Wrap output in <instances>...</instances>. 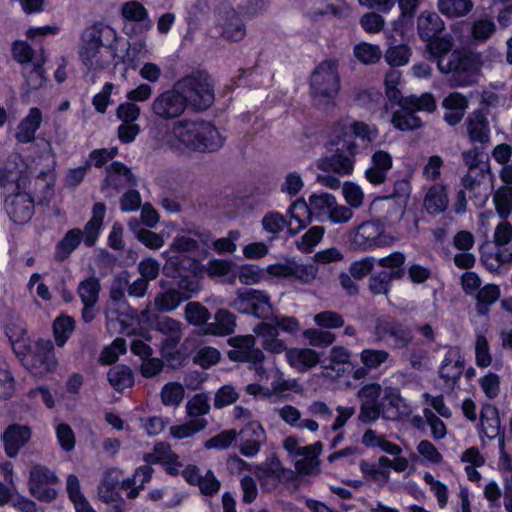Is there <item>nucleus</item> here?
<instances>
[{
	"label": "nucleus",
	"instance_id": "1",
	"mask_svg": "<svg viewBox=\"0 0 512 512\" xmlns=\"http://www.w3.org/2000/svg\"><path fill=\"white\" fill-rule=\"evenodd\" d=\"M152 140L155 148L176 153L214 152L223 147L225 137L210 122L181 119L164 133L153 132Z\"/></svg>",
	"mask_w": 512,
	"mask_h": 512
},
{
	"label": "nucleus",
	"instance_id": "2",
	"mask_svg": "<svg viewBox=\"0 0 512 512\" xmlns=\"http://www.w3.org/2000/svg\"><path fill=\"white\" fill-rule=\"evenodd\" d=\"M77 53L82 65L89 71H102L112 63H125L129 55L127 44L119 39L116 30L97 23L85 28L79 38Z\"/></svg>",
	"mask_w": 512,
	"mask_h": 512
},
{
	"label": "nucleus",
	"instance_id": "3",
	"mask_svg": "<svg viewBox=\"0 0 512 512\" xmlns=\"http://www.w3.org/2000/svg\"><path fill=\"white\" fill-rule=\"evenodd\" d=\"M428 50L437 59L440 72L450 75L452 85L457 87L470 86L478 81L480 61L477 56L453 51L450 37H440L428 40Z\"/></svg>",
	"mask_w": 512,
	"mask_h": 512
},
{
	"label": "nucleus",
	"instance_id": "4",
	"mask_svg": "<svg viewBox=\"0 0 512 512\" xmlns=\"http://www.w3.org/2000/svg\"><path fill=\"white\" fill-rule=\"evenodd\" d=\"M210 247V236L206 233L177 235L169 248L162 253L166 260L164 270L167 274L178 271H190L198 275L202 271L200 260L205 258Z\"/></svg>",
	"mask_w": 512,
	"mask_h": 512
},
{
	"label": "nucleus",
	"instance_id": "5",
	"mask_svg": "<svg viewBox=\"0 0 512 512\" xmlns=\"http://www.w3.org/2000/svg\"><path fill=\"white\" fill-rule=\"evenodd\" d=\"M39 159L47 162L44 168H38L39 163L34 159H24L20 155L8 159L0 169V188L8 194L27 190L31 177H44L47 185H53L54 153L50 145Z\"/></svg>",
	"mask_w": 512,
	"mask_h": 512
},
{
	"label": "nucleus",
	"instance_id": "6",
	"mask_svg": "<svg viewBox=\"0 0 512 512\" xmlns=\"http://www.w3.org/2000/svg\"><path fill=\"white\" fill-rule=\"evenodd\" d=\"M337 199L327 192L312 193L308 201L303 198L295 200L287 210L289 216V232L299 233L311 222L312 215L318 219H326Z\"/></svg>",
	"mask_w": 512,
	"mask_h": 512
},
{
	"label": "nucleus",
	"instance_id": "7",
	"mask_svg": "<svg viewBox=\"0 0 512 512\" xmlns=\"http://www.w3.org/2000/svg\"><path fill=\"white\" fill-rule=\"evenodd\" d=\"M413 412V407L398 391L394 389L387 390L384 401L361 402L359 419L363 422L377 420L380 416L388 420H408Z\"/></svg>",
	"mask_w": 512,
	"mask_h": 512
},
{
	"label": "nucleus",
	"instance_id": "8",
	"mask_svg": "<svg viewBox=\"0 0 512 512\" xmlns=\"http://www.w3.org/2000/svg\"><path fill=\"white\" fill-rule=\"evenodd\" d=\"M348 238L351 245L361 251L390 247L398 242V234L388 232L378 220L364 221L353 227Z\"/></svg>",
	"mask_w": 512,
	"mask_h": 512
},
{
	"label": "nucleus",
	"instance_id": "9",
	"mask_svg": "<svg viewBox=\"0 0 512 512\" xmlns=\"http://www.w3.org/2000/svg\"><path fill=\"white\" fill-rule=\"evenodd\" d=\"M299 322L294 317L276 316L271 322L262 321L254 326L253 333L260 339L262 348L268 353L281 354L286 351V343L279 338V332L295 333Z\"/></svg>",
	"mask_w": 512,
	"mask_h": 512
},
{
	"label": "nucleus",
	"instance_id": "10",
	"mask_svg": "<svg viewBox=\"0 0 512 512\" xmlns=\"http://www.w3.org/2000/svg\"><path fill=\"white\" fill-rule=\"evenodd\" d=\"M378 136V130L374 126L360 121H341L337 123L330 135V142L334 146L342 145L345 152L357 155L358 145L354 141V137L363 141L371 142Z\"/></svg>",
	"mask_w": 512,
	"mask_h": 512
},
{
	"label": "nucleus",
	"instance_id": "11",
	"mask_svg": "<svg viewBox=\"0 0 512 512\" xmlns=\"http://www.w3.org/2000/svg\"><path fill=\"white\" fill-rule=\"evenodd\" d=\"M311 89L318 104L329 102L340 89L338 64L335 60H325L314 70L311 76Z\"/></svg>",
	"mask_w": 512,
	"mask_h": 512
},
{
	"label": "nucleus",
	"instance_id": "12",
	"mask_svg": "<svg viewBox=\"0 0 512 512\" xmlns=\"http://www.w3.org/2000/svg\"><path fill=\"white\" fill-rule=\"evenodd\" d=\"M180 92L187 99V107L204 110L214 102V92L210 80L205 76H187L176 82Z\"/></svg>",
	"mask_w": 512,
	"mask_h": 512
},
{
	"label": "nucleus",
	"instance_id": "13",
	"mask_svg": "<svg viewBox=\"0 0 512 512\" xmlns=\"http://www.w3.org/2000/svg\"><path fill=\"white\" fill-rule=\"evenodd\" d=\"M187 110V99L175 83L170 89L155 96L150 105L152 114L165 121L180 118Z\"/></svg>",
	"mask_w": 512,
	"mask_h": 512
},
{
	"label": "nucleus",
	"instance_id": "14",
	"mask_svg": "<svg viewBox=\"0 0 512 512\" xmlns=\"http://www.w3.org/2000/svg\"><path fill=\"white\" fill-rule=\"evenodd\" d=\"M230 307L241 314H251L257 318L267 317L272 310L269 295L252 288L237 290Z\"/></svg>",
	"mask_w": 512,
	"mask_h": 512
},
{
	"label": "nucleus",
	"instance_id": "15",
	"mask_svg": "<svg viewBox=\"0 0 512 512\" xmlns=\"http://www.w3.org/2000/svg\"><path fill=\"white\" fill-rule=\"evenodd\" d=\"M322 376L330 380H338L352 373L354 366L351 352L343 346H334L328 357L321 362Z\"/></svg>",
	"mask_w": 512,
	"mask_h": 512
},
{
	"label": "nucleus",
	"instance_id": "16",
	"mask_svg": "<svg viewBox=\"0 0 512 512\" xmlns=\"http://www.w3.org/2000/svg\"><path fill=\"white\" fill-rule=\"evenodd\" d=\"M122 472L116 468L106 470L98 484V497L107 504H115L112 512H124V501L120 494Z\"/></svg>",
	"mask_w": 512,
	"mask_h": 512
},
{
	"label": "nucleus",
	"instance_id": "17",
	"mask_svg": "<svg viewBox=\"0 0 512 512\" xmlns=\"http://www.w3.org/2000/svg\"><path fill=\"white\" fill-rule=\"evenodd\" d=\"M240 436L239 451L245 457L256 456L267 442V434L259 421H248L237 432Z\"/></svg>",
	"mask_w": 512,
	"mask_h": 512
},
{
	"label": "nucleus",
	"instance_id": "18",
	"mask_svg": "<svg viewBox=\"0 0 512 512\" xmlns=\"http://www.w3.org/2000/svg\"><path fill=\"white\" fill-rule=\"evenodd\" d=\"M4 208L9 218L16 224L28 222L34 213V201L27 190L10 193L6 196Z\"/></svg>",
	"mask_w": 512,
	"mask_h": 512
},
{
	"label": "nucleus",
	"instance_id": "19",
	"mask_svg": "<svg viewBox=\"0 0 512 512\" xmlns=\"http://www.w3.org/2000/svg\"><path fill=\"white\" fill-rule=\"evenodd\" d=\"M255 336V334H249L230 338L228 343L233 349L228 352L229 359L248 363L251 361H264L265 355L261 349L256 347Z\"/></svg>",
	"mask_w": 512,
	"mask_h": 512
},
{
	"label": "nucleus",
	"instance_id": "20",
	"mask_svg": "<svg viewBox=\"0 0 512 512\" xmlns=\"http://www.w3.org/2000/svg\"><path fill=\"white\" fill-rule=\"evenodd\" d=\"M375 332L379 340L390 339L396 347H405L412 340L411 331L390 319L378 320Z\"/></svg>",
	"mask_w": 512,
	"mask_h": 512
},
{
	"label": "nucleus",
	"instance_id": "21",
	"mask_svg": "<svg viewBox=\"0 0 512 512\" xmlns=\"http://www.w3.org/2000/svg\"><path fill=\"white\" fill-rule=\"evenodd\" d=\"M464 358L458 347H449L439 367L440 378L452 387L462 375Z\"/></svg>",
	"mask_w": 512,
	"mask_h": 512
},
{
	"label": "nucleus",
	"instance_id": "22",
	"mask_svg": "<svg viewBox=\"0 0 512 512\" xmlns=\"http://www.w3.org/2000/svg\"><path fill=\"white\" fill-rule=\"evenodd\" d=\"M392 165L393 159L389 152L376 150L371 155L369 167L365 170V178L373 185H380L385 182Z\"/></svg>",
	"mask_w": 512,
	"mask_h": 512
},
{
	"label": "nucleus",
	"instance_id": "23",
	"mask_svg": "<svg viewBox=\"0 0 512 512\" xmlns=\"http://www.w3.org/2000/svg\"><path fill=\"white\" fill-rule=\"evenodd\" d=\"M143 460L150 464L163 465L172 475L179 473L183 466L179 462L178 456L171 450L170 445L164 442L156 443L152 452L144 454Z\"/></svg>",
	"mask_w": 512,
	"mask_h": 512
},
{
	"label": "nucleus",
	"instance_id": "24",
	"mask_svg": "<svg viewBox=\"0 0 512 512\" xmlns=\"http://www.w3.org/2000/svg\"><path fill=\"white\" fill-rule=\"evenodd\" d=\"M31 438V429L26 425L11 424L1 435L8 457H15Z\"/></svg>",
	"mask_w": 512,
	"mask_h": 512
},
{
	"label": "nucleus",
	"instance_id": "25",
	"mask_svg": "<svg viewBox=\"0 0 512 512\" xmlns=\"http://www.w3.org/2000/svg\"><path fill=\"white\" fill-rule=\"evenodd\" d=\"M338 147L340 152L321 159L318 163V168L327 173L334 172L340 176H349L354 171L356 155L349 153L345 155L342 145H338Z\"/></svg>",
	"mask_w": 512,
	"mask_h": 512
},
{
	"label": "nucleus",
	"instance_id": "26",
	"mask_svg": "<svg viewBox=\"0 0 512 512\" xmlns=\"http://www.w3.org/2000/svg\"><path fill=\"white\" fill-rule=\"evenodd\" d=\"M380 202L386 213L381 219H378V221L388 232H396L399 241L403 236L400 223L405 214V206L393 198H383Z\"/></svg>",
	"mask_w": 512,
	"mask_h": 512
},
{
	"label": "nucleus",
	"instance_id": "27",
	"mask_svg": "<svg viewBox=\"0 0 512 512\" xmlns=\"http://www.w3.org/2000/svg\"><path fill=\"white\" fill-rule=\"evenodd\" d=\"M43 115L39 108L31 107L17 125L15 138L21 144L31 143L41 127Z\"/></svg>",
	"mask_w": 512,
	"mask_h": 512
},
{
	"label": "nucleus",
	"instance_id": "28",
	"mask_svg": "<svg viewBox=\"0 0 512 512\" xmlns=\"http://www.w3.org/2000/svg\"><path fill=\"white\" fill-rule=\"evenodd\" d=\"M218 25L222 35L233 41H239L245 36V28L236 11L232 8H225L218 12Z\"/></svg>",
	"mask_w": 512,
	"mask_h": 512
},
{
	"label": "nucleus",
	"instance_id": "29",
	"mask_svg": "<svg viewBox=\"0 0 512 512\" xmlns=\"http://www.w3.org/2000/svg\"><path fill=\"white\" fill-rule=\"evenodd\" d=\"M285 358L288 364L298 372L304 373L320 363V355L311 348H286Z\"/></svg>",
	"mask_w": 512,
	"mask_h": 512
},
{
	"label": "nucleus",
	"instance_id": "30",
	"mask_svg": "<svg viewBox=\"0 0 512 512\" xmlns=\"http://www.w3.org/2000/svg\"><path fill=\"white\" fill-rule=\"evenodd\" d=\"M120 13L125 22L136 23L139 32L146 33L152 28L148 10L136 0H130L121 5Z\"/></svg>",
	"mask_w": 512,
	"mask_h": 512
},
{
	"label": "nucleus",
	"instance_id": "31",
	"mask_svg": "<svg viewBox=\"0 0 512 512\" xmlns=\"http://www.w3.org/2000/svg\"><path fill=\"white\" fill-rule=\"evenodd\" d=\"M40 353L33 357L31 372L41 376L56 369L58 361L53 352V343L50 340H40L37 343Z\"/></svg>",
	"mask_w": 512,
	"mask_h": 512
},
{
	"label": "nucleus",
	"instance_id": "32",
	"mask_svg": "<svg viewBox=\"0 0 512 512\" xmlns=\"http://www.w3.org/2000/svg\"><path fill=\"white\" fill-rule=\"evenodd\" d=\"M442 106L446 110L444 120L449 125L455 126L465 115L468 99L459 92H453L443 99Z\"/></svg>",
	"mask_w": 512,
	"mask_h": 512
},
{
	"label": "nucleus",
	"instance_id": "33",
	"mask_svg": "<svg viewBox=\"0 0 512 512\" xmlns=\"http://www.w3.org/2000/svg\"><path fill=\"white\" fill-rule=\"evenodd\" d=\"M481 433L489 438H499L500 447L504 446V436L500 433V420L495 406L486 404L480 414Z\"/></svg>",
	"mask_w": 512,
	"mask_h": 512
},
{
	"label": "nucleus",
	"instance_id": "34",
	"mask_svg": "<svg viewBox=\"0 0 512 512\" xmlns=\"http://www.w3.org/2000/svg\"><path fill=\"white\" fill-rule=\"evenodd\" d=\"M467 133L472 142L485 143L489 140L490 128L485 115L480 111H473L466 119Z\"/></svg>",
	"mask_w": 512,
	"mask_h": 512
},
{
	"label": "nucleus",
	"instance_id": "35",
	"mask_svg": "<svg viewBox=\"0 0 512 512\" xmlns=\"http://www.w3.org/2000/svg\"><path fill=\"white\" fill-rule=\"evenodd\" d=\"M449 198L446 187L436 183L429 187L424 197V207L429 214H439L448 207Z\"/></svg>",
	"mask_w": 512,
	"mask_h": 512
},
{
	"label": "nucleus",
	"instance_id": "36",
	"mask_svg": "<svg viewBox=\"0 0 512 512\" xmlns=\"http://www.w3.org/2000/svg\"><path fill=\"white\" fill-rule=\"evenodd\" d=\"M105 184L115 189L136 184V180L130 169L121 162H114L107 170Z\"/></svg>",
	"mask_w": 512,
	"mask_h": 512
},
{
	"label": "nucleus",
	"instance_id": "37",
	"mask_svg": "<svg viewBox=\"0 0 512 512\" xmlns=\"http://www.w3.org/2000/svg\"><path fill=\"white\" fill-rule=\"evenodd\" d=\"M485 175L476 170L469 171L467 175L462 178L463 190L473 192L476 198V205L483 206L488 199V191L485 183L483 182Z\"/></svg>",
	"mask_w": 512,
	"mask_h": 512
},
{
	"label": "nucleus",
	"instance_id": "38",
	"mask_svg": "<svg viewBox=\"0 0 512 512\" xmlns=\"http://www.w3.org/2000/svg\"><path fill=\"white\" fill-rule=\"evenodd\" d=\"M235 327L234 314L226 309H220L214 316V322L206 326L205 333L219 336L230 335L234 332Z\"/></svg>",
	"mask_w": 512,
	"mask_h": 512
},
{
	"label": "nucleus",
	"instance_id": "39",
	"mask_svg": "<svg viewBox=\"0 0 512 512\" xmlns=\"http://www.w3.org/2000/svg\"><path fill=\"white\" fill-rule=\"evenodd\" d=\"M106 213L105 205L96 203L93 206L92 217L85 225L82 235L87 246H93L98 238L102 222Z\"/></svg>",
	"mask_w": 512,
	"mask_h": 512
},
{
	"label": "nucleus",
	"instance_id": "40",
	"mask_svg": "<svg viewBox=\"0 0 512 512\" xmlns=\"http://www.w3.org/2000/svg\"><path fill=\"white\" fill-rule=\"evenodd\" d=\"M444 28L440 16L434 12H422L418 17V32L423 40L432 39Z\"/></svg>",
	"mask_w": 512,
	"mask_h": 512
},
{
	"label": "nucleus",
	"instance_id": "41",
	"mask_svg": "<svg viewBox=\"0 0 512 512\" xmlns=\"http://www.w3.org/2000/svg\"><path fill=\"white\" fill-rule=\"evenodd\" d=\"M190 298L189 294H182L177 289H167L155 296L154 303L158 310L171 312L175 310L184 300Z\"/></svg>",
	"mask_w": 512,
	"mask_h": 512
},
{
	"label": "nucleus",
	"instance_id": "42",
	"mask_svg": "<svg viewBox=\"0 0 512 512\" xmlns=\"http://www.w3.org/2000/svg\"><path fill=\"white\" fill-rule=\"evenodd\" d=\"M321 444L319 442L312 445L303 446L296 460V469L302 473H311L318 465L317 457L321 452Z\"/></svg>",
	"mask_w": 512,
	"mask_h": 512
},
{
	"label": "nucleus",
	"instance_id": "43",
	"mask_svg": "<svg viewBox=\"0 0 512 512\" xmlns=\"http://www.w3.org/2000/svg\"><path fill=\"white\" fill-rule=\"evenodd\" d=\"M439 11L449 17L458 18L466 16L474 7L472 0H438Z\"/></svg>",
	"mask_w": 512,
	"mask_h": 512
},
{
	"label": "nucleus",
	"instance_id": "44",
	"mask_svg": "<svg viewBox=\"0 0 512 512\" xmlns=\"http://www.w3.org/2000/svg\"><path fill=\"white\" fill-rule=\"evenodd\" d=\"M400 107L409 109L414 113L423 111L431 113L436 109V101L431 93H423L420 96L411 95L400 101Z\"/></svg>",
	"mask_w": 512,
	"mask_h": 512
},
{
	"label": "nucleus",
	"instance_id": "45",
	"mask_svg": "<svg viewBox=\"0 0 512 512\" xmlns=\"http://www.w3.org/2000/svg\"><path fill=\"white\" fill-rule=\"evenodd\" d=\"M128 225L135 233L136 238L147 248L158 250L164 246L165 239L162 234L155 233L145 228H140L136 220L129 221Z\"/></svg>",
	"mask_w": 512,
	"mask_h": 512
},
{
	"label": "nucleus",
	"instance_id": "46",
	"mask_svg": "<svg viewBox=\"0 0 512 512\" xmlns=\"http://www.w3.org/2000/svg\"><path fill=\"white\" fill-rule=\"evenodd\" d=\"M107 377L111 386L117 391L130 388L134 384L132 371L124 365H117L112 367L108 371Z\"/></svg>",
	"mask_w": 512,
	"mask_h": 512
},
{
	"label": "nucleus",
	"instance_id": "47",
	"mask_svg": "<svg viewBox=\"0 0 512 512\" xmlns=\"http://www.w3.org/2000/svg\"><path fill=\"white\" fill-rule=\"evenodd\" d=\"M83 238L82 231L79 229L69 230L63 239L57 244L55 249V258L64 260L78 247Z\"/></svg>",
	"mask_w": 512,
	"mask_h": 512
},
{
	"label": "nucleus",
	"instance_id": "48",
	"mask_svg": "<svg viewBox=\"0 0 512 512\" xmlns=\"http://www.w3.org/2000/svg\"><path fill=\"white\" fill-rule=\"evenodd\" d=\"M391 122L396 129L402 131L414 130L422 125L421 119L413 111L402 107L393 113Z\"/></svg>",
	"mask_w": 512,
	"mask_h": 512
},
{
	"label": "nucleus",
	"instance_id": "49",
	"mask_svg": "<svg viewBox=\"0 0 512 512\" xmlns=\"http://www.w3.org/2000/svg\"><path fill=\"white\" fill-rule=\"evenodd\" d=\"M493 202L499 217L506 219L512 213V188L500 187L494 194Z\"/></svg>",
	"mask_w": 512,
	"mask_h": 512
},
{
	"label": "nucleus",
	"instance_id": "50",
	"mask_svg": "<svg viewBox=\"0 0 512 512\" xmlns=\"http://www.w3.org/2000/svg\"><path fill=\"white\" fill-rule=\"evenodd\" d=\"M75 328V321L72 317L62 315L55 319L53 323L55 342L62 347L67 342Z\"/></svg>",
	"mask_w": 512,
	"mask_h": 512
},
{
	"label": "nucleus",
	"instance_id": "51",
	"mask_svg": "<svg viewBox=\"0 0 512 512\" xmlns=\"http://www.w3.org/2000/svg\"><path fill=\"white\" fill-rule=\"evenodd\" d=\"M207 421L203 418H194L187 423L170 427V435L175 439H184L193 436L205 429Z\"/></svg>",
	"mask_w": 512,
	"mask_h": 512
},
{
	"label": "nucleus",
	"instance_id": "52",
	"mask_svg": "<svg viewBox=\"0 0 512 512\" xmlns=\"http://www.w3.org/2000/svg\"><path fill=\"white\" fill-rule=\"evenodd\" d=\"M15 393V378L8 363L0 355V399H9Z\"/></svg>",
	"mask_w": 512,
	"mask_h": 512
},
{
	"label": "nucleus",
	"instance_id": "53",
	"mask_svg": "<svg viewBox=\"0 0 512 512\" xmlns=\"http://www.w3.org/2000/svg\"><path fill=\"white\" fill-rule=\"evenodd\" d=\"M354 56L363 64H375L382 56L378 45L361 42L354 47Z\"/></svg>",
	"mask_w": 512,
	"mask_h": 512
},
{
	"label": "nucleus",
	"instance_id": "54",
	"mask_svg": "<svg viewBox=\"0 0 512 512\" xmlns=\"http://www.w3.org/2000/svg\"><path fill=\"white\" fill-rule=\"evenodd\" d=\"M500 294V288L494 284L479 289L476 295L478 311L482 314L487 313L488 307L499 299Z\"/></svg>",
	"mask_w": 512,
	"mask_h": 512
},
{
	"label": "nucleus",
	"instance_id": "55",
	"mask_svg": "<svg viewBox=\"0 0 512 512\" xmlns=\"http://www.w3.org/2000/svg\"><path fill=\"white\" fill-rule=\"evenodd\" d=\"M261 224L264 231L272 235L279 234L285 227L289 229V219L287 220L284 215L278 211L266 213L262 218Z\"/></svg>",
	"mask_w": 512,
	"mask_h": 512
},
{
	"label": "nucleus",
	"instance_id": "56",
	"mask_svg": "<svg viewBox=\"0 0 512 512\" xmlns=\"http://www.w3.org/2000/svg\"><path fill=\"white\" fill-rule=\"evenodd\" d=\"M236 277L244 285H254L262 280L263 272L258 266L248 264L241 266L236 275L229 278V283L233 284Z\"/></svg>",
	"mask_w": 512,
	"mask_h": 512
},
{
	"label": "nucleus",
	"instance_id": "57",
	"mask_svg": "<svg viewBox=\"0 0 512 512\" xmlns=\"http://www.w3.org/2000/svg\"><path fill=\"white\" fill-rule=\"evenodd\" d=\"M424 482L429 486L431 493L435 496L440 509H444L448 504V487L443 482L435 479L429 472L423 475Z\"/></svg>",
	"mask_w": 512,
	"mask_h": 512
},
{
	"label": "nucleus",
	"instance_id": "58",
	"mask_svg": "<svg viewBox=\"0 0 512 512\" xmlns=\"http://www.w3.org/2000/svg\"><path fill=\"white\" fill-rule=\"evenodd\" d=\"M401 82V72L398 70H390L385 75L384 85L385 94L389 101L400 105V101L404 98L401 97V92L398 88Z\"/></svg>",
	"mask_w": 512,
	"mask_h": 512
},
{
	"label": "nucleus",
	"instance_id": "59",
	"mask_svg": "<svg viewBox=\"0 0 512 512\" xmlns=\"http://www.w3.org/2000/svg\"><path fill=\"white\" fill-rule=\"evenodd\" d=\"M342 194L350 208H360L363 205L365 194L363 189L355 182L347 181L342 186Z\"/></svg>",
	"mask_w": 512,
	"mask_h": 512
},
{
	"label": "nucleus",
	"instance_id": "60",
	"mask_svg": "<svg viewBox=\"0 0 512 512\" xmlns=\"http://www.w3.org/2000/svg\"><path fill=\"white\" fill-rule=\"evenodd\" d=\"M100 291L99 281L94 278H88L82 281L78 287V294L83 304L95 305Z\"/></svg>",
	"mask_w": 512,
	"mask_h": 512
},
{
	"label": "nucleus",
	"instance_id": "61",
	"mask_svg": "<svg viewBox=\"0 0 512 512\" xmlns=\"http://www.w3.org/2000/svg\"><path fill=\"white\" fill-rule=\"evenodd\" d=\"M184 398V388L180 383L170 382L161 390V400L165 406L177 407Z\"/></svg>",
	"mask_w": 512,
	"mask_h": 512
},
{
	"label": "nucleus",
	"instance_id": "62",
	"mask_svg": "<svg viewBox=\"0 0 512 512\" xmlns=\"http://www.w3.org/2000/svg\"><path fill=\"white\" fill-rule=\"evenodd\" d=\"M303 336L311 346L319 348L330 346L336 339L333 333L316 328L306 329Z\"/></svg>",
	"mask_w": 512,
	"mask_h": 512
},
{
	"label": "nucleus",
	"instance_id": "63",
	"mask_svg": "<svg viewBox=\"0 0 512 512\" xmlns=\"http://www.w3.org/2000/svg\"><path fill=\"white\" fill-rule=\"evenodd\" d=\"M303 188L304 180L297 171L287 173L280 185V191L289 198L297 196Z\"/></svg>",
	"mask_w": 512,
	"mask_h": 512
},
{
	"label": "nucleus",
	"instance_id": "64",
	"mask_svg": "<svg viewBox=\"0 0 512 512\" xmlns=\"http://www.w3.org/2000/svg\"><path fill=\"white\" fill-rule=\"evenodd\" d=\"M325 233V229L322 226H313L311 227L299 241H297V248L305 253H309L313 250V248L320 242L323 235Z\"/></svg>",
	"mask_w": 512,
	"mask_h": 512
}]
</instances>
